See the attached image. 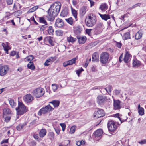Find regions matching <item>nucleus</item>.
<instances>
[{
	"instance_id": "obj_1",
	"label": "nucleus",
	"mask_w": 146,
	"mask_h": 146,
	"mask_svg": "<svg viewBox=\"0 0 146 146\" xmlns=\"http://www.w3.org/2000/svg\"><path fill=\"white\" fill-rule=\"evenodd\" d=\"M61 7L60 3L56 2L53 3L47 11L48 14L46 16L47 20L53 21L59 13Z\"/></svg>"
},
{
	"instance_id": "obj_2",
	"label": "nucleus",
	"mask_w": 146,
	"mask_h": 146,
	"mask_svg": "<svg viewBox=\"0 0 146 146\" xmlns=\"http://www.w3.org/2000/svg\"><path fill=\"white\" fill-rule=\"evenodd\" d=\"M96 21V16L93 14H90L86 18L85 23L87 26L92 27L95 24Z\"/></svg>"
},
{
	"instance_id": "obj_3",
	"label": "nucleus",
	"mask_w": 146,
	"mask_h": 146,
	"mask_svg": "<svg viewBox=\"0 0 146 146\" xmlns=\"http://www.w3.org/2000/svg\"><path fill=\"white\" fill-rule=\"evenodd\" d=\"M15 109L17 115H22L27 111L26 107L22 102H18V108H16Z\"/></svg>"
},
{
	"instance_id": "obj_4",
	"label": "nucleus",
	"mask_w": 146,
	"mask_h": 146,
	"mask_svg": "<svg viewBox=\"0 0 146 146\" xmlns=\"http://www.w3.org/2000/svg\"><path fill=\"white\" fill-rule=\"evenodd\" d=\"M54 110L50 105L48 104L44 108H42L38 111V115L41 116L42 114H45Z\"/></svg>"
},
{
	"instance_id": "obj_5",
	"label": "nucleus",
	"mask_w": 146,
	"mask_h": 146,
	"mask_svg": "<svg viewBox=\"0 0 146 146\" xmlns=\"http://www.w3.org/2000/svg\"><path fill=\"white\" fill-rule=\"evenodd\" d=\"M44 89L39 88L33 90L32 93L36 98H39L42 96L44 94Z\"/></svg>"
},
{
	"instance_id": "obj_6",
	"label": "nucleus",
	"mask_w": 146,
	"mask_h": 146,
	"mask_svg": "<svg viewBox=\"0 0 146 146\" xmlns=\"http://www.w3.org/2000/svg\"><path fill=\"white\" fill-rule=\"evenodd\" d=\"M109 58V55L107 52L102 53L100 55V62L103 64H106L108 61Z\"/></svg>"
},
{
	"instance_id": "obj_7",
	"label": "nucleus",
	"mask_w": 146,
	"mask_h": 146,
	"mask_svg": "<svg viewBox=\"0 0 146 146\" xmlns=\"http://www.w3.org/2000/svg\"><path fill=\"white\" fill-rule=\"evenodd\" d=\"M9 69L8 65L0 64V75L3 76L6 75L9 70Z\"/></svg>"
},
{
	"instance_id": "obj_8",
	"label": "nucleus",
	"mask_w": 146,
	"mask_h": 146,
	"mask_svg": "<svg viewBox=\"0 0 146 146\" xmlns=\"http://www.w3.org/2000/svg\"><path fill=\"white\" fill-rule=\"evenodd\" d=\"M97 102L99 105L103 104L107 100V97L102 95H99L97 98Z\"/></svg>"
},
{
	"instance_id": "obj_9",
	"label": "nucleus",
	"mask_w": 146,
	"mask_h": 146,
	"mask_svg": "<svg viewBox=\"0 0 146 146\" xmlns=\"http://www.w3.org/2000/svg\"><path fill=\"white\" fill-rule=\"evenodd\" d=\"M108 127L109 131L112 132L115 130L117 128V126L115 125L114 122L111 120L109 121L108 123Z\"/></svg>"
},
{
	"instance_id": "obj_10",
	"label": "nucleus",
	"mask_w": 146,
	"mask_h": 146,
	"mask_svg": "<svg viewBox=\"0 0 146 146\" xmlns=\"http://www.w3.org/2000/svg\"><path fill=\"white\" fill-rule=\"evenodd\" d=\"M34 99L33 96L29 94L26 95L23 98V100L27 103H31Z\"/></svg>"
},
{
	"instance_id": "obj_11",
	"label": "nucleus",
	"mask_w": 146,
	"mask_h": 146,
	"mask_svg": "<svg viewBox=\"0 0 146 146\" xmlns=\"http://www.w3.org/2000/svg\"><path fill=\"white\" fill-rule=\"evenodd\" d=\"M98 110L96 111L94 113V117L96 118H99L103 117L105 115V113L103 110L98 109Z\"/></svg>"
},
{
	"instance_id": "obj_12",
	"label": "nucleus",
	"mask_w": 146,
	"mask_h": 146,
	"mask_svg": "<svg viewBox=\"0 0 146 146\" xmlns=\"http://www.w3.org/2000/svg\"><path fill=\"white\" fill-rule=\"evenodd\" d=\"M87 7L86 6H84L82 7L79 10V15L80 17L82 18L85 15L87 11Z\"/></svg>"
},
{
	"instance_id": "obj_13",
	"label": "nucleus",
	"mask_w": 146,
	"mask_h": 146,
	"mask_svg": "<svg viewBox=\"0 0 146 146\" xmlns=\"http://www.w3.org/2000/svg\"><path fill=\"white\" fill-rule=\"evenodd\" d=\"M121 101L119 100H113L114 109L115 110H118L121 108Z\"/></svg>"
},
{
	"instance_id": "obj_14",
	"label": "nucleus",
	"mask_w": 146,
	"mask_h": 146,
	"mask_svg": "<svg viewBox=\"0 0 146 146\" xmlns=\"http://www.w3.org/2000/svg\"><path fill=\"white\" fill-rule=\"evenodd\" d=\"M55 26L59 28H61L64 25V23L62 20L60 18H58L56 19L55 23Z\"/></svg>"
},
{
	"instance_id": "obj_15",
	"label": "nucleus",
	"mask_w": 146,
	"mask_h": 146,
	"mask_svg": "<svg viewBox=\"0 0 146 146\" xmlns=\"http://www.w3.org/2000/svg\"><path fill=\"white\" fill-rule=\"evenodd\" d=\"M1 45L4 48V50L6 52V53L8 54V50L11 49V48L9 46V43L8 42L2 43Z\"/></svg>"
},
{
	"instance_id": "obj_16",
	"label": "nucleus",
	"mask_w": 146,
	"mask_h": 146,
	"mask_svg": "<svg viewBox=\"0 0 146 146\" xmlns=\"http://www.w3.org/2000/svg\"><path fill=\"white\" fill-rule=\"evenodd\" d=\"M92 61L95 62H98L99 61V56L97 52H95L93 54Z\"/></svg>"
},
{
	"instance_id": "obj_17",
	"label": "nucleus",
	"mask_w": 146,
	"mask_h": 146,
	"mask_svg": "<svg viewBox=\"0 0 146 146\" xmlns=\"http://www.w3.org/2000/svg\"><path fill=\"white\" fill-rule=\"evenodd\" d=\"M77 38L78 39L79 43L81 44L84 43L86 40V38L85 36H77Z\"/></svg>"
},
{
	"instance_id": "obj_18",
	"label": "nucleus",
	"mask_w": 146,
	"mask_h": 146,
	"mask_svg": "<svg viewBox=\"0 0 146 146\" xmlns=\"http://www.w3.org/2000/svg\"><path fill=\"white\" fill-rule=\"evenodd\" d=\"M103 133V131L101 129H99L95 131L94 133L95 137L96 138H98L100 137Z\"/></svg>"
},
{
	"instance_id": "obj_19",
	"label": "nucleus",
	"mask_w": 146,
	"mask_h": 146,
	"mask_svg": "<svg viewBox=\"0 0 146 146\" xmlns=\"http://www.w3.org/2000/svg\"><path fill=\"white\" fill-rule=\"evenodd\" d=\"M6 115L11 116L10 111L8 108H5L3 110V117H5Z\"/></svg>"
},
{
	"instance_id": "obj_20",
	"label": "nucleus",
	"mask_w": 146,
	"mask_h": 146,
	"mask_svg": "<svg viewBox=\"0 0 146 146\" xmlns=\"http://www.w3.org/2000/svg\"><path fill=\"white\" fill-rule=\"evenodd\" d=\"M56 59L55 57H51L47 60L44 63V65L45 66H48L49 65L50 63H52Z\"/></svg>"
},
{
	"instance_id": "obj_21",
	"label": "nucleus",
	"mask_w": 146,
	"mask_h": 146,
	"mask_svg": "<svg viewBox=\"0 0 146 146\" xmlns=\"http://www.w3.org/2000/svg\"><path fill=\"white\" fill-rule=\"evenodd\" d=\"M68 13L69 10L66 8H65L61 12L60 16L62 17H65L68 15Z\"/></svg>"
},
{
	"instance_id": "obj_22",
	"label": "nucleus",
	"mask_w": 146,
	"mask_h": 146,
	"mask_svg": "<svg viewBox=\"0 0 146 146\" xmlns=\"http://www.w3.org/2000/svg\"><path fill=\"white\" fill-rule=\"evenodd\" d=\"M143 33L141 30H139L136 33L135 35V38L138 40L141 38L142 36Z\"/></svg>"
},
{
	"instance_id": "obj_23",
	"label": "nucleus",
	"mask_w": 146,
	"mask_h": 146,
	"mask_svg": "<svg viewBox=\"0 0 146 146\" xmlns=\"http://www.w3.org/2000/svg\"><path fill=\"white\" fill-rule=\"evenodd\" d=\"M60 103L59 100H54L49 102V103L52 104L54 108L58 107L59 106Z\"/></svg>"
},
{
	"instance_id": "obj_24",
	"label": "nucleus",
	"mask_w": 146,
	"mask_h": 146,
	"mask_svg": "<svg viewBox=\"0 0 146 146\" xmlns=\"http://www.w3.org/2000/svg\"><path fill=\"white\" fill-rule=\"evenodd\" d=\"M99 15L100 16L102 19L105 21H107L108 19L110 18V15H109L105 14L102 15L99 13Z\"/></svg>"
},
{
	"instance_id": "obj_25",
	"label": "nucleus",
	"mask_w": 146,
	"mask_h": 146,
	"mask_svg": "<svg viewBox=\"0 0 146 146\" xmlns=\"http://www.w3.org/2000/svg\"><path fill=\"white\" fill-rule=\"evenodd\" d=\"M141 65L140 62L138 60L135 59L134 60L133 64V66L134 67H136L139 66Z\"/></svg>"
},
{
	"instance_id": "obj_26",
	"label": "nucleus",
	"mask_w": 146,
	"mask_h": 146,
	"mask_svg": "<svg viewBox=\"0 0 146 146\" xmlns=\"http://www.w3.org/2000/svg\"><path fill=\"white\" fill-rule=\"evenodd\" d=\"M130 57V54L127 52L123 59L125 63H127L128 62V60Z\"/></svg>"
},
{
	"instance_id": "obj_27",
	"label": "nucleus",
	"mask_w": 146,
	"mask_h": 146,
	"mask_svg": "<svg viewBox=\"0 0 146 146\" xmlns=\"http://www.w3.org/2000/svg\"><path fill=\"white\" fill-rule=\"evenodd\" d=\"M27 124L26 122H25L23 124H20L17 127V129L18 131H20L26 126Z\"/></svg>"
},
{
	"instance_id": "obj_28",
	"label": "nucleus",
	"mask_w": 146,
	"mask_h": 146,
	"mask_svg": "<svg viewBox=\"0 0 146 146\" xmlns=\"http://www.w3.org/2000/svg\"><path fill=\"white\" fill-rule=\"evenodd\" d=\"M46 131L44 129H42L39 132V135L40 137H43L46 135Z\"/></svg>"
},
{
	"instance_id": "obj_29",
	"label": "nucleus",
	"mask_w": 146,
	"mask_h": 146,
	"mask_svg": "<svg viewBox=\"0 0 146 146\" xmlns=\"http://www.w3.org/2000/svg\"><path fill=\"white\" fill-rule=\"evenodd\" d=\"M27 67L29 69L32 70H34L35 69V67L33 62H30L27 64Z\"/></svg>"
},
{
	"instance_id": "obj_30",
	"label": "nucleus",
	"mask_w": 146,
	"mask_h": 146,
	"mask_svg": "<svg viewBox=\"0 0 146 146\" xmlns=\"http://www.w3.org/2000/svg\"><path fill=\"white\" fill-rule=\"evenodd\" d=\"M76 39V38L70 36L67 37V41L69 42L73 43L74 42Z\"/></svg>"
},
{
	"instance_id": "obj_31",
	"label": "nucleus",
	"mask_w": 146,
	"mask_h": 146,
	"mask_svg": "<svg viewBox=\"0 0 146 146\" xmlns=\"http://www.w3.org/2000/svg\"><path fill=\"white\" fill-rule=\"evenodd\" d=\"M71 10L73 15L75 19H76L77 18V11L74 9L72 8L71 7Z\"/></svg>"
},
{
	"instance_id": "obj_32",
	"label": "nucleus",
	"mask_w": 146,
	"mask_h": 146,
	"mask_svg": "<svg viewBox=\"0 0 146 146\" xmlns=\"http://www.w3.org/2000/svg\"><path fill=\"white\" fill-rule=\"evenodd\" d=\"M108 88L109 90V91H108L106 88H103L101 90V92H102L103 90H105V91L106 92L108 93H110L111 92V89L112 88V86L111 85H109L108 86Z\"/></svg>"
},
{
	"instance_id": "obj_33",
	"label": "nucleus",
	"mask_w": 146,
	"mask_h": 146,
	"mask_svg": "<svg viewBox=\"0 0 146 146\" xmlns=\"http://www.w3.org/2000/svg\"><path fill=\"white\" fill-rule=\"evenodd\" d=\"M107 7L106 4H103L101 5L100 7V9L102 11H104L107 9Z\"/></svg>"
},
{
	"instance_id": "obj_34",
	"label": "nucleus",
	"mask_w": 146,
	"mask_h": 146,
	"mask_svg": "<svg viewBox=\"0 0 146 146\" xmlns=\"http://www.w3.org/2000/svg\"><path fill=\"white\" fill-rule=\"evenodd\" d=\"M77 59L76 58H74L72 59L67 61L69 65H72L73 64H75Z\"/></svg>"
},
{
	"instance_id": "obj_35",
	"label": "nucleus",
	"mask_w": 146,
	"mask_h": 146,
	"mask_svg": "<svg viewBox=\"0 0 146 146\" xmlns=\"http://www.w3.org/2000/svg\"><path fill=\"white\" fill-rule=\"evenodd\" d=\"M54 32V29L52 26H50L48 27V33L49 35H52Z\"/></svg>"
},
{
	"instance_id": "obj_36",
	"label": "nucleus",
	"mask_w": 146,
	"mask_h": 146,
	"mask_svg": "<svg viewBox=\"0 0 146 146\" xmlns=\"http://www.w3.org/2000/svg\"><path fill=\"white\" fill-rule=\"evenodd\" d=\"M130 33L129 32L125 33L123 35V38L125 40H126L127 39H129L130 38Z\"/></svg>"
},
{
	"instance_id": "obj_37",
	"label": "nucleus",
	"mask_w": 146,
	"mask_h": 146,
	"mask_svg": "<svg viewBox=\"0 0 146 146\" xmlns=\"http://www.w3.org/2000/svg\"><path fill=\"white\" fill-rule=\"evenodd\" d=\"M127 117L126 116H123L121 118L120 117H119V119L120 120V121L121 122V123L122 122H124L127 119Z\"/></svg>"
},
{
	"instance_id": "obj_38",
	"label": "nucleus",
	"mask_w": 146,
	"mask_h": 146,
	"mask_svg": "<svg viewBox=\"0 0 146 146\" xmlns=\"http://www.w3.org/2000/svg\"><path fill=\"white\" fill-rule=\"evenodd\" d=\"M56 33L58 36H61L63 34V31L61 30H57L56 31Z\"/></svg>"
},
{
	"instance_id": "obj_39",
	"label": "nucleus",
	"mask_w": 146,
	"mask_h": 146,
	"mask_svg": "<svg viewBox=\"0 0 146 146\" xmlns=\"http://www.w3.org/2000/svg\"><path fill=\"white\" fill-rule=\"evenodd\" d=\"M66 21L70 24L72 25L73 24V19L72 17H70L68 19H65Z\"/></svg>"
},
{
	"instance_id": "obj_40",
	"label": "nucleus",
	"mask_w": 146,
	"mask_h": 146,
	"mask_svg": "<svg viewBox=\"0 0 146 146\" xmlns=\"http://www.w3.org/2000/svg\"><path fill=\"white\" fill-rule=\"evenodd\" d=\"M38 8V6H36L33 7L32 8L30 9L28 11L29 13H32L33 12L35 11L36 9H37Z\"/></svg>"
},
{
	"instance_id": "obj_41",
	"label": "nucleus",
	"mask_w": 146,
	"mask_h": 146,
	"mask_svg": "<svg viewBox=\"0 0 146 146\" xmlns=\"http://www.w3.org/2000/svg\"><path fill=\"white\" fill-rule=\"evenodd\" d=\"M48 27L47 23L41 25L40 27L41 31H43Z\"/></svg>"
},
{
	"instance_id": "obj_42",
	"label": "nucleus",
	"mask_w": 146,
	"mask_h": 146,
	"mask_svg": "<svg viewBox=\"0 0 146 146\" xmlns=\"http://www.w3.org/2000/svg\"><path fill=\"white\" fill-rule=\"evenodd\" d=\"M76 126H73L72 127L70 128V134H72L74 133L76 129Z\"/></svg>"
},
{
	"instance_id": "obj_43",
	"label": "nucleus",
	"mask_w": 146,
	"mask_h": 146,
	"mask_svg": "<svg viewBox=\"0 0 146 146\" xmlns=\"http://www.w3.org/2000/svg\"><path fill=\"white\" fill-rule=\"evenodd\" d=\"M139 114L140 115H142L144 113V110L143 108H141L140 109L138 110Z\"/></svg>"
},
{
	"instance_id": "obj_44",
	"label": "nucleus",
	"mask_w": 146,
	"mask_h": 146,
	"mask_svg": "<svg viewBox=\"0 0 146 146\" xmlns=\"http://www.w3.org/2000/svg\"><path fill=\"white\" fill-rule=\"evenodd\" d=\"M52 38V37L50 36H47L46 38V39L48 40L49 42L51 45L52 44L53 41L51 39Z\"/></svg>"
},
{
	"instance_id": "obj_45",
	"label": "nucleus",
	"mask_w": 146,
	"mask_h": 146,
	"mask_svg": "<svg viewBox=\"0 0 146 146\" xmlns=\"http://www.w3.org/2000/svg\"><path fill=\"white\" fill-rule=\"evenodd\" d=\"M11 116L10 115H6L5 117H3L5 118V121L7 123L9 122L11 119Z\"/></svg>"
},
{
	"instance_id": "obj_46",
	"label": "nucleus",
	"mask_w": 146,
	"mask_h": 146,
	"mask_svg": "<svg viewBox=\"0 0 146 146\" xmlns=\"http://www.w3.org/2000/svg\"><path fill=\"white\" fill-rule=\"evenodd\" d=\"M9 102L11 106L12 107L16 106V104L14 102L13 100L12 99H10L9 100Z\"/></svg>"
},
{
	"instance_id": "obj_47",
	"label": "nucleus",
	"mask_w": 146,
	"mask_h": 146,
	"mask_svg": "<svg viewBox=\"0 0 146 146\" xmlns=\"http://www.w3.org/2000/svg\"><path fill=\"white\" fill-rule=\"evenodd\" d=\"M40 22L42 23H44V24L47 23L46 21L45 20L44 18L43 17H40L39 18Z\"/></svg>"
},
{
	"instance_id": "obj_48",
	"label": "nucleus",
	"mask_w": 146,
	"mask_h": 146,
	"mask_svg": "<svg viewBox=\"0 0 146 146\" xmlns=\"http://www.w3.org/2000/svg\"><path fill=\"white\" fill-rule=\"evenodd\" d=\"M27 58V60L28 61H31L33 59L34 57L32 55H31L28 56Z\"/></svg>"
},
{
	"instance_id": "obj_49",
	"label": "nucleus",
	"mask_w": 146,
	"mask_h": 146,
	"mask_svg": "<svg viewBox=\"0 0 146 146\" xmlns=\"http://www.w3.org/2000/svg\"><path fill=\"white\" fill-rule=\"evenodd\" d=\"M84 70L82 68L81 69H79L76 71V73L77 74L78 76H79L80 74L82 72L84 71Z\"/></svg>"
},
{
	"instance_id": "obj_50",
	"label": "nucleus",
	"mask_w": 146,
	"mask_h": 146,
	"mask_svg": "<svg viewBox=\"0 0 146 146\" xmlns=\"http://www.w3.org/2000/svg\"><path fill=\"white\" fill-rule=\"evenodd\" d=\"M91 29H86V33L89 36L91 35Z\"/></svg>"
},
{
	"instance_id": "obj_51",
	"label": "nucleus",
	"mask_w": 146,
	"mask_h": 146,
	"mask_svg": "<svg viewBox=\"0 0 146 146\" xmlns=\"http://www.w3.org/2000/svg\"><path fill=\"white\" fill-rule=\"evenodd\" d=\"M60 126L62 127V130L63 131H64L66 127V125L64 123H61L60 124Z\"/></svg>"
},
{
	"instance_id": "obj_52",
	"label": "nucleus",
	"mask_w": 146,
	"mask_h": 146,
	"mask_svg": "<svg viewBox=\"0 0 146 146\" xmlns=\"http://www.w3.org/2000/svg\"><path fill=\"white\" fill-rule=\"evenodd\" d=\"M52 89L54 92H55L58 88L57 85L56 84H52Z\"/></svg>"
},
{
	"instance_id": "obj_53",
	"label": "nucleus",
	"mask_w": 146,
	"mask_h": 146,
	"mask_svg": "<svg viewBox=\"0 0 146 146\" xmlns=\"http://www.w3.org/2000/svg\"><path fill=\"white\" fill-rule=\"evenodd\" d=\"M49 137L52 139H54V134L53 132H50L49 133Z\"/></svg>"
},
{
	"instance_id": "obj_54",
	"label": "nucleus",
	"mask_w": 146,
	"mask_h": 146,
	"mask_svg": "<svg viewBox=\"0 0 146 146\" xmlns=\"http://www.w3.org/2000/svg\"><path fill=\"white\" fill-rule=\"evenodd\" d=\"M138 143L141 144H143L146 143V139L142 140L138 142Z\"/></svg>"
},
{
	"instance_id": "obj_55",
	"label": "nucleus",
	"mask_w": 146,
	"mask_h": 146,
	"mask_svg": "<svg viewBox=\"0 0 146 146\" xmlns=\"http://www.w3.org/2000/svg\"><path fill=\"white\" fill-rule=\"evenodd\" d=\"M121 91L120 90L115 89L114 91V93L116 95H118L120 93Z\"/></svg>"
},
{
	"instance_id": "obj_56",
	"label": "nucleus",
	"mask_w": 146,
	"mask_h": 146,
	"mask_svg": "<svg viewBox=\"0 0 146 146\" xmlns=\"http://www.w3.org/2000/svg\"><path fill=\"white\" fill-rule=\"evenodd\" d=\"M7 4L8 5H11L13 2V0H6Z\"/></svg>"
},
{
	"instance_id": "obj_57",
	"label": "nucleus",
	"mask_w": 146,
	"mask_h": 146,
	"mask_svg": "<svg viewBox=\"0 0 146 146\" xmlns=\"http://www.w3.org/2000/svg\"><path fill=\"white\" fill-rule=\"evenodd\" d=\"M116 46L118 48H121L122 46V44L120 42H116Z\"/></svg>"
},
{
	"instance_id": "obj_58",
	"label": "nucleus",
	"mask_w": 146,
	"mask_h": 146,
	"mask_svg": "<svg viewBox=\"0 0 146 146\" xmlns=\"http://www.w3.org/2000/svg\"><path fill=\"white\" fill-rule=\"evenodd\" d=\"M54 129L56 133L57 134V135H59L60 133V130L58 128H54Z\"/></svg>"
},
{
	"instance_id": "obj_59",
	"label": "nucleus",
	"mask_w": 146,
	"mask_h": 146,
	"mask_svg": "<svg viewBox=\"0 0 146 146\" xmlns=\"http://www.w3.org/2000/svg\"><path fill=\"white\" fill-rule=\"evenodd\" d=\"M141 4L140 3H137V4H135L133 5V8H135L137 6H140Z\"/></svg>"
},
{
	"instance_id": "obj_60",
	"label": "nucleus",
	"mask_w": 146,
	"mask_h": 146,
	"mask_svg": "<svg viewBox=\"0 0 146 146\" xmlns=\"http://www.w3.org/2000/svg\"><path fill=\"white\" fill-rule=\"evenodd\" d=\"M8 142V139H5L3 140L1 143V144H2L4 143H7Z\"/></svg>"
},
{
	"instance_id": "obj_61",
	"label": "nucleus",
	"mask_w": 146,
	"mask_h": 146,
	"mask_svg": "<svg viewBox=\"0 0 146 146\" xmlns=\"http://www.w3.org/2000/svg\"><path fill=\"white\" fill-rule=\"evenodd\" d=\"M63 65L64 67H66L67 66L69 65L67 61L66 62H65L63 64Z\"/></svg>"
},
{
	"instance_id": "obj_62",
	"label": "nucleus",
	"mask_w": 146,
	"mask_h": 146,
	"mask_svg": "<svg viewBox=\"0 0 146 146\" xmlns=\"http://www.w3.org/2000/svg\"><path fill=\"white\" fill-rule=\"evenodd\" d=\"M11 56H14L16 54V52L15 51H12L10 53Z\"/></svg>"
},
{
	"instance_id": "obj_63",
	"label": "nucleus",
	"mask_w": 146,
	"mask_h": 146,
	"mask_svg": "<svg viewBox=\"0 0 146 146\" xmlns=\"http://www.w3.org/2000/svg\"><path fill=\"white\" fill-rule=\"evenodd\" d=\"M36 124L35 120H34L32 122L30 123V124L31 125H34Z\"/></svg>"
},
{
	"instance_id": "obj_64",
	"label": "nucleus",
	"mask_w": 146,
	"mask_h": 146,
	"mask_svg": "<svg viewBox=\"0 0 146 146\" xmlns=\"http://www.w3.org/2000/svg\"><path fill=\"white\" fill-rule=\"evenodd\" d=\"M122 54L119 57V61L120 62H121L122 60V59L123 57H122Z\"/></svg>"
}]
</instances>
